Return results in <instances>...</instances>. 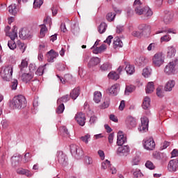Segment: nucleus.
I'll return each instance as SVG.
<instances>
[{
	"label": "nucleus",
	"mask_w": 178,
	"mask_h": 178,
	"mask_svg": "<svg viewBox=\"0 0 178 178\" xmlns=\"http://www.w3.org/2000/svg\"><path fill=\"white\" fill-rule=\"evenodd\" d=\"M141 5L143 3L140 0H135L134 9L136 15H138V16L143 15L145 19H149L153 15L152 10L149 7H143Z\"/></svg>",
	"instance_id": "nucleus-1"
},
{
	"label": "nucleus",
	"mask_w": 178,
	"mask_h": 178,
	"mask_svg": "<svg viewBox=\"0 0 178 178\" xmlns=\"http://www.w3.org/2000/svg\"><path fill=\"white\" fill-rule=\"evenodd\" d=\"M26 105H27V100H26V97L22 95L14 97L10 104V106H11L13 109H23V108H26Z\"/></svg>",
	"instance_id": "nucleus-2"
},
{
	"label": "nucleus",
	"mask_w": 178,
	"mask_h": 178,
	"mask_svg": "<svg viewBox=\"0 0 178 178\" xmlns=\"http://www.w3.org/2000/svg\"><path fill=\"white\" fill-rule=\"evenodd\" d=\"M1 77L4 81H10L13 76V65H8L0 73Z\"/></svg>",
	"instance_id": "nucleus-3"
},
{
	"label": "nucleus",
	"mask_w": 178,
	"mask_h": 178,
	"mask_svg": "<svg viewBox=\"0 0 178 178\" xmlns=\"http://www.w3.org/2000/svg\"><path fill=\"white\" fill-rule=\"evenodd\" d=\"M143 144L145 149H147V151H154L155 149V141L152 137L144 139Z\"/></svg>",
	"instance_id": "nucleus-4"
},
{
	"label": "nucleus",
	"mask_w": 178,
	"mask_h": 178,
	"mask_svg": "<svg viewBox=\"0 0 178 178\" xmlns=\"http://www.w3.org/2000/svg\"><path fill=\"white\" fill-rule=\"evenodd\" d=\"M165 62V57L162 53H156L153 57V65L159 67L161 65H163Z\"/></svg>",
	"instance_id": "nucleus-5"
},
{
	"label": "nucleus",
	"mask_w": 178,
	"mask_h": 178,
	"mask_svg": "<svg viewBox=\"0 0 178 178\" xmlns=\"http://www.w3.org/2000/svg\"><path fill=\"white\" fill-rule=\"evenodd\" d=\"M101 169L102 170H106V169H108V172H111L112 175H116L117 172L116 168L112 166L111 161L108 160H106L102 163Z\"/></svg>",
	"instance_id": "nucleus-6"
},
{
	"label": "nucleus",
	"mask_w": 178,
	"mask_h": 178,
	"mask_svg": "<svg viewBox=\"0 0 178 178\" xmlns=\"http://www.w3.org/2000/svg\"><path fill=\"white\" fill-rule=\"evenodd\" d=\"M70 148L72 155L75 156V158H79V156H83V150L76 145L72 144L70 146Z\"/></svg>",
	"instance_id": "nucleus-7"
},
{
	"label": "nucleus",
	"mask_w": 178,
	"mask_h": 178,
	"mask_svg": "<svg viewBox=\"0 0 178 178\" xmlns=\"http://www.w3.org/2000/svg\"><path fill=\"white\" fill-rule=\"evenodd\" d=\"M177 66H178V60L170 62L164 69L165 73H166L167 74H172V73L175 72V67Z\"/></svg>",
	"instance_id": "nucleus-8"
},
{
	"label": "nucleus",
	"mask_w": 178,
	"mask_h": 178,
	"mask_svg": "<svg viewBox=\"0 0 178 178\" xmlns=\"http://www.w3.org/2000/svg\"><path fill=\"white\" fill-rule=\"evenodd\" d=\"M116 154L119 156H127L130 154V147L129 145L120 146L116 150Z\"/></svg>",
	"instance_id": "nucleus-9"
},
{
	"label": "nucleus",
	"mask_w": 178,
	"mask_h": 178,
	"mask_svg": "<svg viewBox=\"0 0 178 178\" xmlns=\"http://www.w3.org/2000/svg\"><path fill=\"white\" fill-rule=\"evenodd\" d=\"M56 156L57 161L60 165H62V166H66V165H67V157L66 156V154L63 153V152H57Z\"/></svg>",
	"instance_id": "nucleus-10"
},
{
	"label": "nucleus",
	"mask_w": 178,
	"mask_h": 178,
	"mask_svg": "<svg viewBox=\"0 0 178 178\" xmlns=\"http://www.w3.org/2000/svg\"><path fill=\"white\" fill-rule=\"evenodd\" d=\"M141 125L138 127L139 131L140 133H145V131H148V124L149 123V120L147 117H143L140 118Z\"/></svg>",
	"instance_id": "nucleus-11"
},
{
	"label": "nucleus",
	"mask_w": 178,
	"mask_h": 178,
	"mask_svg": "<svg viewBox=\"0 0 178 178\" xmlns=\"http://www.w3.org/2000/svg\"><path fill=\"white\" fill-rule=\"evenodd\" d=\"M19 38L22 40H30L33 37V33L28 29H22L19 33Z\"/></svg>",
	"instance_id": "nucleus-12"
},
{
	"label": "nucleus",
	"mask_w": 178,
	"mask_h": 178,
	"mask_svg": "<svg viewBox=\"0 0 178 178\" xmlns=\"http://www.w3.org/2000/svg\"><path fill=\"white\" fill-rule=\"evenodd\" d=\"M138 29L143 35H147L151 33V26L147 24H140Z\"/></svg>",
	"instance_id": "nucleus-13"
},
{
	"label": "nucleus",
	"mask_w": 178,
	"mask_h": 178,
	"mask_svg": "<svg viewBox=\"0 0 178 178\" xmlns=\"http://www.w3.org/2000/svg\"><path fill=\"white\" fill-rule=\"evenodd\" d=\"M127 139L126 138V137H124V135H123V132L122 131H120L117 135L118 145H119L120 147V146L123 145V144L127 143Z\"/></svg>",
	"instance_id": "nucleus-14"
},
{
	"label": "nucleus",
	"mask_w": 178,
	"mask_h": 178,
	"mask_svg": "<svg viewBox=\"0 0 178 178\" xmlns=\"http://www.w3.org/2000/svg\"><path fill=\"white\" fill-rule=\"evenodd\" d=\"M75 119L79 126L86 124V115L83 113H79L75 115Z\"/></svg>",
	"instance_id": "nucleus-15"
},
{
	"label": "nucleus",
	"mask_w": 178,
	"mask_h": 178,
	"mask_svg": "<svg viewBox=\"0 0 178 178\" xmlns=\"http://www.w3.org/2000/svg\"><path fill=\"white\" fill-rule=\"evenodd\" d=\"M125 123L129 129H133V127H136V126H137L136 118L132 116H128L125 120Z\"/></svg>",
	"instance_id": "nucleus-16"
},
{
	"label": "nucleus",
	"mask_w": 178,
	"mask_h": 178,
	"mask_svg": "<svg viewBox=\"0 0 178 178\" xmlns=\"http://www.w3.org/2000/svg\"><path fill=\"white\" fill-rule=\"evenodd\" d=\"M10 40L8 42V47L11 49L12 51H15L16 49V42H15V40L17 38V34H15L14 35H10Z\"/></svg>",
	"instance_id": "nucleus-17"
},
{
	"label": "nucleus",
	"mask_w": 178,
	"mask_h": 178,
	"mask_svg": "<svg viewBox=\"0 0 178 178\" xmlns=\"http://www.w3.org/2000/svg\"><path fill=\"white\" fill-rule=\"evenodd\" d=\"M20 161H22V156L21 155H16L13 156L11 157V161H12V166L13 168H16L19 166V164L20 163Z\"/></svg>",
	"instance_id": "nucleus-18"
},
{
	"label": "nucleus",
	"mask_w": 178,
	"mask_h": 178,
	"mask_svg": "<svg viewBox=\"0 0 178 178\" xmlns=\"http://www.w3.org/2000/svg\"><path fill=\"white\" fill-rule=\"evenodd\" d=\"M131 173L134 178H141L144 177V174H143L141 170L138 168H132L131 170Z\"/></svg>",
	"instance_id": "nucleus-19"
},
{
	"label": "nucleus",
	"mask_w": 178,
	"mask_h": 178,
	"mask_svg": "<svg viewBox=\"0 0 178 178\" xmlns=\"http://www.w3.org/2000/svg\"><path fill=\"white\" fill-rule=\"evenodd\" d=\"M58 56H59V54L51 49L47 53V60L48 62L52 63L54 62V59H56Z\"/></svg>",
	"instance_id": "nucleus-20"
},
{
	"label": "nucleus",
	"mask_w": 178,
	"mask_h": 178,
	"mask_svg": "<svg viewBox=\"0 0 178 178\" xmlns=\"http://www.w3.org/2000/svg\"><path fill=\"white\" fill-rule=\"evenodd\" d=\"M164 13L165 15L163 17V22L165 23V24H169V23H170L173 19V14H172V13L170 11H165Z\"/></svg>",
	"instance_id": "nucleus-21"
},
{
	"label": "nucleus",
	"mask_w": 178,
	"mask_h": 178,
	"mask_svg": "<svg viewBox=\"0 0 178 178\" xmlns=\"http://www.w3.org/2000/svg\"><path fill=\"white\" fill-rule=\"evenodd\" d=\"M10 31V26H7L4 30L6 33V35H7V37H10V35H14L15 33L17 34V26H14L11 33H9Z\"/></svg>",
	"instance_id": "nucleus-22"
},
{
	"label": "nucleus",
	"mask_w": 178,
	"mask_h": 178,
	"mask_svg": "<svg viewBox=\"0 0 178 178\" xmlns=\"http://www.w3.org/2000/svg\"><path fill=\"white\" fill-rule=\"evenodd\" d=\"M119 87L120 85L118 83H115L113 85L111 88L108 89V92L111 95H118V92H119Z\"/></svg>",
	"instance_id": "nucleus-23"
},
{
	"label": "nucleus",
	"mask_w": 178,
	"mask_h": 178,
	"mask_svg": "<svg viewBox=\"0 0 178 178\" xmlns=\"http://www.w3.org/2000/svg\"><path fill=\"white\" fill-rule=\"evenodd\" d=\"M33 77L34 75L31 73H24L21 76V79L24 83H29Z\"/></svg>",
	"instance_id": "nucleus-24"
},
{
	"label": "nucleus",
	"mask_w": 178,
	"mask_h": 178,
	"mask_svg": "<svg viewBox=\"0 0 178 178\" xmlns=\"http://www.w3.org/2000/svg\"><path fill=\"white\" fill-rule=\"evenodd\" d=\"M79 95H80V88H74L70 93V97L72 99H76Z\"/></svg>",
	"instance_id": "nucleus-25"
},
{
	"label": "nucleus",
	"mask_w": 178,
	"mask_h": 178,
	"mask_svg": "<svg viewBox=\"0 0 178 178\" xmlns=\"http://www.w3.org/2000/svg\"><path fill=\"white\" fill-rule=\"evenodd\" d=\"M136 63L138 66H145V65L148 63V58L144 56H140L136 60Z\"/></svg>",
	"instance_id": "nucleus-26"
},
{
	"label": "nucleus",
	"mask_w": 178,
	"mask_h": 178,
	"mask_svg": "<svg viewBox=\"0 0 178 178\" xmlns=\"http://www.w3.org/2000/svg\"><path fill=\"white\" fill-rule=\"evenodd\" d=\"M101 62V60L99 59V58L98 57H92L89 63H88V67H92V66H97V65H98V63H99Z\"/></svg>",
	"instance_id": "nucleus-27"
},
{
	"label": "nucleus",
	"mask_w": 178,
	"mask_h": 178,
	"mask_svg": "<svg viewBox=\"0 0 178 178\" xmlns=\"http://www.w3.org/2000/svg\"><path fill=\"white\" fill-rule=\"evenodd\" d=\"M101 99H102V94L99 91H95L93 95V101H95L96 104H99Z\"/></svg>",
	"instance_id": "nucleus-28"
},
{
	"label": "nucleus",
	"mask_w": 178,
	"mask_h": 178,
	"mask_svg": "<svg viewBox=\"0 0 178 178\" xmlns=\"http://www.w3.org/2000/svg\"><path fill=\"white\" fill-rule=\"evenodd\" d=\"M176 55V49L173 46H170L167 49V58H173Z\"/></svg>",
	"instance_id": "nucleus-29"
},
{
	"label": "nucleus",
	"mask_w": 178,
	"mask_h": 178,
	"mask_svg": "<svg viewBox=\"0 0 178 178\" xmlns=\"http://www.w3.org/2000/svg\"><path fill=\"white\" fill-rule=\"evenodd\" d=\"M113 48H122L123 47V42L119 38H115L113 43Z\"/></svg>",
	"instance_id": "nucleus-30"
},
{
	"label": "nucleus",
	"mask_w": 178,
	"mask_h": 178,
	"mask_svg": "<svg viewBox=\"0 0 178 178\" xmlns=\"http://www.w3.org/2000/svg\"><path fill=\"white\" fill-rule=\"evenodd\" d=\"M107 27H108V25L106 24V23L102 22L97 28V30L99 34H104V33L106 31Z\"/></svg>",
	"instance_id": "nucleus-31"
},
{
	"label": "nucleus",
	"mask_w": 178,
	"mask_h": 178,
	"mask_svg": "<svg viewBox=\"0 0 178 178\" xmlns=\"http://www.w3.org/2000/svg\"><path fill=\"white\" fill-rule=\"evenodd\" d=\"M57 77H58L60 81H61L62 84H65V83H69L72 79V75L70 74H66L64 76V79L60 77L59 75H57Z\"/></svg>",
	"instance_id": "nucleus-32"
},
{
	"label": "nucleus",
	"mask_w": 178,
	"mask_h": 178,
	"mask_svg": "<svg viewBox=\"0 0 178 178\" xmlns=\"http://www.w3.org/2000/svg\"><path fill=\"white\" fill-rule=\"evenodd\" d=\"M150 105H151V99H149V97H145L143 102V105H142L143 109H148Z\"/></svg>",
	"instance_id": "nucleus-33"
},
{
	"label": "nucleus",
	"mask_w": 178,
	"mask_h": 178,
	"mask_svg": "<svg viewBox=\"0 0 178 178\" xmlns=\"http://www.w3.org/2000/svg\"><path fill=\"white\" fill-rule=\"evenodd\" d=\"M175 84H176L175 81H168L165 86V91H172V89L175 87Z\"/></svg>",
	"instance_id": "nucleus-34"
},
{
	"label": "nucleus",
	"mask_w": 178,
	"mask_h": 178,
	"mask_svg": "<svg viewBox=\"0 0 178 178\" xmlns=\"http://www.w3.org/2000/svg\"><path fill=\"white\" fill-rule=\"evenodd\" d=\"M154 90L155 87L154 86V82H149L146 88V94H151L152 92H154Z\"/></svg>",
	"instance_id": "nucleus-35"
},
{
	"label": "nucleus",
	"mask_w": 178,
	"mask_h": 178,
	"mask_svg": "<svg viewBox=\"0 0 178 178\" xmlns=\"http://www.w3.org/2000/svg\"><path fill=\"white\" fill-rule=\"evenodd\" d=\"M125 71L127 72V74H133L136 72V70L134 69V65L127 64L125 67Z\"/></svg>",
	"instance_id": "nucleus-36"
},
{
	"label": "nucleus",
	"mask_w": 178,
	"mask_h": 178,
	"mask_svg": "<svg viewBox=\"0 0 178 178\" xmlns=\"http://www.w3.org/2000/svg\"><path fill=\"white\" fill-rule=\"evenodd\" d=\"M70 97L69 96V95H65L61 97L60 98L58 99L57 104L66 103L68 101H70Z\"/></svg>",
	"instance_id": "nucleus-37"
},
{
	"label": "nucleus",
	"mask_w": 178,
	"mask_h": 178,
	"mask_svg": "<svg viewBox=\"0 0 178 178\" xmlns=\"http://www.w3.org/2000/svg\"><path fill=\"white\" fill-rule=\"evenodd\" d=\"M46 67H47V64L44 65H40L36 70L35 74H37V76H42L44 74V72L46 69Z\"/></svg>",
	"instance_id": "nucleus-38"
},
{
	"label": "nucleus",
	"mask_w": 178,
	"mask_h": 178,
	"mask_svg": "<svg viewBox=\"0 0 178 178\" xmlns=\"http://www.w3.org/2000/svg\"><path fill=\"white\" fill-rule=\"evenodd\" d=\"M108 79H111V80H119L120 76L118 73H116V72L112 71L109 72V74H108Z\"/></svg>",
	"instance_id": "nucleus-39"
},
{
	"label": "nucleus",
	"mask_w": 178,
	"mask_h": 178,
	"mask_svg": "<svg viewBox=\"0 0 178 178\" xmlns=\"http://www.w3.org/2000/svg\"><path fill=\"white\" fill-rule=\"evenodd\" d=\"M100 69L102 72H108V70H111L112 69V65L109 63H105L100 67Z\"/></svg>",
	"instance_id": "nucleus-40"
},
{
	"label": "nucleus",
	"mask_w": 178,
	"mask_h": 178,
	"mask_svg": "<svg viewBox=\"0 0 178 178\" xmlns=\"http://www.w3.org/2000/svg\"><path fill=\"white\" fill-rule=\"evenodd\" d=\"M8 12L11 15H16L17 13V8H16V4H12L10 6H8Z\"/></svg>",
	"instance_id": "nucleus-41"
},
{
	"label": "nucleus",
	"mask_w": 178,
	"mask_h": 178,
	"mask_svg": "<svg viewBox=\"0 0 178 178\" xmlns=\"http://www.w3.org/2000/svg\"><path fill=\"white\" fill-rule=\"evenodd\" d=\"M162 33H168V34H170V33H172L173 34H175V31L173 29H166V28H163L157 31H156L155 34H161Z\"/></svg>",
	"instance_id": "nucleus-42"
},
{
	"label": "nucleus",
	"mask_w": 178,
	"mask_h": 178,
	"mask_svg": "<svg viewBox=\"0 0 178 178\" xmlns=\"http://www.w3.org/2000/svg\"><path fill=\"white\" fill-rule=\"evenodd\" d=\"M58 107L56 110V113L60 115V113H63V111H65V104L63 103H57Z\"/></svg>",
	"instance_id": "nucleus-43"
},
{
	"label": "nucleus",
	"mask_w": 178,
	"mask_h": 178,
	"mask_svg": "<svg viewBox=\"0 0 178 178\" xmlns=\"http://www.w3.org/2000/svg\"><path fill=\"white\" fill-rule=\"evenodd\" d=\"M110 102L111 99H109V97L105 98L104 103L102 105H100V108L106 109V108H109Z\"/></svg>",
	"instance_id": "nucleus-44"
},
{
	"label": "nucleus",
	"mask_w": 178,
	"mask_h": 178,
	"mask_svg": "<svg viewBox=\"0 0 178 178\" xmlns=\"http://www.w3.org/2000/svg\"><path fill=\"white\" fill-rule=\"evenodd\" d=\"M27 66H29L27 59H23L21 62V65H19L20 71L23 72L24 69L27 68Z\"/></svg>",
	"instance_id": "nucleus-45"
},
{
	"label": "nucleus",
	"mask_w": 178,
	"mask_h": 178,
	"mask_svg": "<svg viewBox=\"0 0 178 178\" xmlns=\"http://www.w3.org/2000/svg\"><path fill=\"white\" fill-rule=\"evenodd\" d=\"M47 31H48V29H47V26H45V25H42L40 33V38H44V37H45V33H47Z\"/></svg>",
	"instance_id": "nucleus-46"
},
{
	"label": "nucleus",
	"mask_w": 178,
	"mask_h": 178,
	"mask_svg": "<svg viewBox=\"0 0 178 178\" xmlns=\"http://www.w3.org/2000/svg\"><path fill=\"white\" fill-rule=\"evenodd\" d=\"M116 17V13H108L106 15V19L108 22H113L115 17Z\"/></svg>",
	"instance_id": "nucleus-47"
},
{
	"label": "nucleus",
	"mask_w": 178,
	"mask_h": 178,
	"mask_svg": "<svg viewBox=\"0 0 178 178\" xmlns=\"http://www.w3.org/2000/svg\"><path fill=\"white\" fill-rule=\"evenodd\" d=\"M136 88H134V86H126L125 88V95H129V94H131V92H133V91H134Z\"/></svg>",
	"instance_id": "nucleus-48"
},
{
	"label": "nucleus",
	"mask_w": 178,
	"mask_h": 178,
	"mask_svg": "<svg viewBox=\"0 0 178 178\" xmlns=\"http://www.w3.org/2000/svg\"><path fill=\"white\" fill-rule=\"evenodd\" d=\"M44 3V0H34L33 8L37 9V8H40L41 5Z\"/></svg>",
	"instance_id": "nucleus-49"
},
{
	"label": "nucleus",
	"mask_w": 178,
	"mask_h": 178,
	"mask_svg": "<svg viewBox=\"0 0 178 178\" xmlns=\"http://www.w3.org/2000/svg\"><path fill=\"white\" fill-rule=\"evenodd\" d=\"M145 166L147 169H149V170H154V169H155V165H154V163L151 161H146Z\"/></svg>",
	"instance_id": "nucleus-50"
},
{
	"label": "nucleus",
	"mask_w": 178,
	"mask_h": 178,
	"mask_svg": "<svg viewBox=\"0 0 178 178\" xmlns=\"http://www.w3.org/2000/svg\"><path fill=\"white\" fill-rule=\"evenodd\" d=\"M137 165H140V157L138 156H136L133 158L131 161V165L135 166Z\"/></svg>",
	"instance_id": "nucleus-51"
},
{
	"label": "nucleus",
	"mask_w": 178,
	"mask_h": 178,
	"mask_svg": "<svg viewBox=\"0 0 178 178\" xmlns=\"http://www.w3.org/2000/svg\"><path fill=\"white\" fill-rule=\"evenodd\" d=\"M170 40H172V38L169 35H164L160 38L161 42H168Z\"/></svg>",
	"instance_id": "nucleus-52"
},
{
	"label": "nucleus",
	"mask_w": 178,
	"mask_h": 178,
	"mask_svg": "<svg viewBox=\"0 0 178 178\" xmlns=\"http://www.w3.org/2000/svg\"><path fill=\"white\" fill-rule=\"evenodd\" d=\"M91 138V136L90 134H86L84 136L81 137V140L85 143L87 144L89 140Z\"/></svg>",
	"instance_id": "nucleus-53"
},
{
	"label": "nucleus",
	"mask_w": 178,
	"mask_h": 178,
	"mask_svg": "<svg viewBox=\"0 0 178 178\" xmlns=\"http://www.w3.org/2000/svg\"><path fill=\"white\" fill-rule=\"evenodd\" d=\"M142 74L144 76V77H149V76L151 74V70L147 67L144 68Z\"/></svg>",
	"instance_id": "nucleus-54"
},
{
	"label": "nucleus",
	"mask_w": 178,
	"mask_h": 178,
	"mask_svg": "<svg viewBox=\"0 0 178 178\" xmlns=\"http://www.w3.org/2000/svg\"><path fill=\"white\" fill-rule=\"evenodd\" d=\"M132 35L134 37H136L137 38H141V37H143V35H144L143 34V32H140L138 31H134L132 33Z\"/></svg>",
	"instance_id": "nucleus-55"
},
{
	"label": "nucleus",
	"mask_w": 178,
	"mask_h": 178,
	"mask_svg": "<svg viewBox=\"0 0 178 178\" xmlns=\"http://www.w3.org/2000/svg\"><path fill=\"white\" fill-rule=\"evenodd\" d=\"M18 47L21 51V52L23 54L26 51V44L24 43L19 42H18Z\"/></svg>",
	"instance_id": "nucleus-56"
},
{
	"label": "nucleus",
	"mask_w": 178,
	"mask_h": 178,
	"mask_svg": "<svg viewBox=\"0 0 178 178\" xmlns=\"http://www.w3.org/2000/svg\"><path fill=\"white\" fill-rule=\"evenodd\" d=\"M124 31V26L122 25H118L116 27V33L118 34H121V33H123V31Z\"/></svg>",
	"instance_id": "nucleus-57"
},
{
	"label": "nucleus",
	"mask_w": 178,
	"mask_h": 178,
	"mask_svg": "<svg viewBox=\"0 0 178 178\" xmlns=\"http://www.w3.org/2000/svg\"><path fill=\"white\" fill-rule=\"evenodd\" d=\"M19 82L17 79H14L11 83V90H16L17 88V85Z\"/></svg>",
	"instance_id": "nucleus-58"
},
{
	"label": "nucleus",
	"mask_w": 178,
	"mask_h": 178,
	"mask_svg": "<svg viewBox=\"0 0 178 178\" xmlns=\"http://www.w3.org/2000/svg\"><path fill=\"white\" fill-rule=\"evenodd\" d=\"M85 163L86 165H92V158L88 156H85Z\"/></svg>",
	"instance_id": "nucleus-59"
},
{
	"label": "nucleus",
	"mask_w": 178,
	"mask_h": 178,
	"mask_svg": "<svg viewBox=\"0 0 178 178\" xmlns=\"http://www.w3.org/2000/svg\"><path fill=\"white\" fill-rule=\"evenodd\" d=\"M156 95L159 98H162L163 97V92H162V89H161V88H156Z\"/></svg>",
	"instance_id": "nucleus-60"
},
{
	"label": "nucleus",
	"mask_w": 178,
	"mask_h": 178,
	"mask_svg": "<svg viewBox=\"0 0 178 178\" xmlns=\"http://www.w3.org/2000/svg\"><path fill=\"white\" fill-rule=\"evenodd\" d=\"M47 23H48L49 27H51V25L52 24V20L51 19V17H47V18L44 19V24H47Z\"/></svg>",
	"instance_id": "nucleus-61"
},
{
	"label": "nucleus",
	"mask_w": 178,
	"mask_h": 178,
	"mask_svg": "<svg viewBox=\"0 0 178 178\" xmlns=\"http://www.w3.org/2000/svg\"><path fill=\"white\" fill-rule=\"evenodd\" d=\"M156 43H151L148 47H147V50L148 51H154L155 48H156Z\"/></svg>",
	"instance_id": "nucleus-62"
},
{
	"label": "nucleus",
	"mask_w": 178,
	"mask_h": 178,
	"mask_svg": "<svg viewBox=\"0 0 178 178\" xmlns=\"http://www.w3.org/2000/svg\"><path fill=\"white\" fill-rule=\"evenodd\" d=\"M79 26H76V24L74 25V26L72 27V32L73 34H77L79 31Z\"/></svg>",
	"instance_id": "nucleus-63"
},
{
	"label": "nucleus",
	"mask_w": 178,
	"mask_h": 178,
	"mask_svg": "<svg viewBox=\"0 0 178 178\" xmlns=\"http://www.w3.org/2000/svg\"><path fill=\"white\" fill-rule=\"evenodd\" d=\"M29 68L31 72H34V70H35V64L31 63L29 66Z\"/></svg>",
	"instance_id": "nucleus-64"
}]
</instances>
